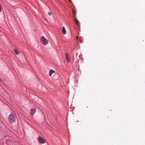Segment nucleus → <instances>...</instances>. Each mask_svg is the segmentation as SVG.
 Listing matches in <instances>:
<instances>
[{"label":"nucleus","instance_id":"nucleus-1","mask_svg":"<svg viewBox=\"0 0 145 145\" xmlns=\"http://www.w3.org/2000/svg\"><path fill=\"white\" fill-rule=\"evenodd\" d=\"M40 40L44 45H46L48 43V40L43 36L41 37Z\"/></svg>","mask_w":145,"mask_h":145},{"label":"nucleus","instance_id":"nucleus-2","mask_svg":"<svg viewBox=\"0 0 145 145\" xmlns=\"http://www.w3.org/2000/svg\"><path fill=\"white\" fill-rule=\"evenodd\" d=\"M38 140L39 142L41 144L44 143L45 142L44 139L40 136L38 137Z\"/></svg>","mask_w":145,"mask_h":145},{"label":"nucleus","instance_id":"nucleus-3","mask_svg":"<svg viewBox=\"0 0 145 145\" xmlns=\"http://www.w3.org/2000/svg\"><path fill=\"white\" fill-rule=\"evenodd\" d=\"M36 112V110L35 108H33L31 109L30 114L31 116H33Z\"/></svg>","mask_w":145,"mask_h":145},{"label":"nucleus","instance_id":"nucleus-4","mask_svg":"<svg viewBox=\"0 0 145 145\" xmlns=\"http://www.w3.org/2000/svg\"><path fill=\"white\" fill-rule=\"evenodd\" d=\"M16 117H17L15 114L12 113L10 114L8 118H15Z\"/></svg>","mask_w":145,"mask_h":145},{"label":"nucleus","instance_id":"nucleus-5","mask_svg":"<svg viewBox=\"0 0 145 145\" xmlns=\"http://www.w3.org/2000/svg\"><path fill=\"white\" fill-rule=\"evenodd\" d=\"M65 56H66V59H67V62H69L70 61V59L69 58V57L68 56V54L67 53H66V54Z\"/></svg>","mask_w":145,"mask_h":145},{"label":"nucleus","instance_id":"nucleus-6","mask_svg":"<svg viewBox=\"0 0 145 145\" xmlns=\"http://www.w3.org/2000/svg\"><path fill=\"white\" fill-rule=\"evenodd\" d=\"M9 121L10 123H12L15 121V118H9Z\"/></svg>","mask_w":145,"mask_h":145},{"label":"nucleus","instance_id":"nucleus-7","mask_svg":"<svg viewBox=\"0 0 145 145\" xmlns=\"http://www.w3.org/2000/svg\"><path fill=\"white\" fill-rule=\"evenodd\" d=\"M62 33L64 35H65L66 33V31L64 26L63 27Z\"/></svg>","mask_w":145,"mask_h":145},{"label":"nucleus","instance_id":"nucleus-8","mask_svg":"<svg viewBox=\"0 0 145 145\" xmlns=\"http://www.w3.org/2000/svg\"><path fill=\"white\" fill-rule=\"evenodd\" d=\"M75 23L76 24L78 25L79 24V21H78V20L76 18H75Z\"/></svg>","mask_w":145,"mask_h":145},{"label":"nucleus","instance_id":"nucleus-9","mask_svg":"<svg viewBox=\"0 0 145 145\" xmlns=\"http://www.w3.org/2000/svg\"><path fill=\"white\" fill-rule=\"evenodd\" d=\"M55 72V71L52 69H50V75L51 76L52 73Z\"/></svg>","mask_w":145,"mask_h":145},{"label":"nucleus","instance_id":"nucleus-10","mask_svg":"<svg viewBox=\"0 0 145 145\" xmlns=\"http://www.w3.org/2000/svg\"><path fill=\"white\" fill-rule=\"evenodd\" d=\"M76 12L74 10H73L72 11V13L73 15L74 16V17L75 18H76Z\"/></svg>","mask_w":145,"mask_h":145},{"label":"nucleus","instance_id":"nucleus-11","mask_svg":"<svg viewBox=\"0 0 145 145\" xmlns=\"http://www.w3.org/2000/svg\"><path fill=\"white\" fill-rule=\"evenodd\" d=\"M14 51H15V53L17 54V55H18L19 54V52H18L17 50H14Z\"/></svg>","mask_w":145,"mask_h":145},{"label":"nucleus","instance_id":"nucleus-12","mask_svg":"<svg viewBox=\"0 0 145 145\" xmlns=\"http://www.w3.org/2000/svg\"><path fill=\"white\" fill-rule=\"evenodd\" d=\"M2 8L1 5L0 4V12H1Z\"/></svg>","mask_w":145,"mask_h":145},{"label":"nucleus","instance_id":"nucleus-13","mask_svg":"<svg viewBox=\"0 0 145 145\" xmlns=\"http://www.w3.org/2000/svg\"><path fill=\"white\" fill-rule=\"evenodd\" d=\"M48 14L50 16L52 14V13L51 12H49L48 13Z\"/></svg>","mask_w":145,"mask_h":145},{"label":"nucleus","instance_id":"nucleus-14","mask_svg":"<svg viewBox=\"0 0 145 145\" xmlns=\"http://www.w3.org/2000/svg\"><path fill=\"white\" fill-rule=\"evenodd\" d=\"M78 36H77L76 37V39L77 40V39H78Z\"/></svg>","mask_w":145,"mask_h":145},{"label":"nucleus","instance_id":"nucleus-15","mask_svg":"<svg viewBox=\"0 0 145 145\" xmlns=\"http://www.w3.org/2000/svg\"><path fill=\"white\" fill-rule=\"evenodd\" d=\"M69 0V1L71 2H71V0Z\"/></svg>","mask_w":145,"mask_h":145},{"label":"nucleus","instance_id":"nucleus-16","mask_svg":"<svg viewBox=\"0 0 145 145\" xmlns=\"http://www.w3.org/2000/svg\"><path fill=\"white\" fill-rule=\"evenodd\" d=\"M69 0V1L71 2H71V0Z\"/></svg>","mask_w":145,"mask_h":145}]
</instances>
